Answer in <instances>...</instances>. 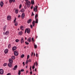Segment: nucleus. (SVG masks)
<instances>
[{
    "instance_id": "46",
    "label": "nucleus",
    "mask_w": 75,
    "mask_h": 75,
    "mask_svg": "<svg viewBox=\"0 0 75 75\" xmlns=\"http://www.w3.org/2000/svg\"><path fill=\"white\" fill-rule=\"evenodd\" d=\"M18 17H21V15H18Z\"/></svg>"
},
{
    "instance_id": "26",
    "label": "nucleus",
    "mask_w": 75,
    "mask_h": 75,
    "mask_svg": "<svg viewBox=\"0 0 75 75\" xmlns=\"http://www.w3.org/2000/svg\"><path fill=\"white\" fill-rule=\"evenodd\" d=\"M29 62V60H28V59H27L25 63L26 64H27Z\"/></svg>"
},
{
    "instance_id": "19",
    "label": "nucleus",
    "mask_w": 75,
    "mask_h": 75,
    "mask_svg": "<svg viewBox=\"0 0 75 75\" xmlns=\"http://www.w3.org/2000/svg\"><path fill=\"white\" fill-rule=\"evenodd\" d=\"M17 65H16L14 66V67L13 68V69H14V70H16V69H17Z\"/></svg>"
},
{
    "instance_id": "13",
    "label": "nucleus",
    "mask_w": 75,
    "mask_h": 75,
    "mask_svg": "<svg viewBox=\"0 0 75 75\" xmlns=\"http://www.w3.org/2000/svg\"><path fill=\"white\" fill-rule=\"evenodd\" d=\"M8 50L7 49H5V51H4V52L5 54H7V52H8Z\"/></svg>"
},
{
    "instance_id": "17",
    "label": "nucleus",
    "mask_w": 75,
    "mask_h": 75,
    "mask_svg": "<svg viewBox=\"0 0 75 75\" xmlns=\"http://www.w3.org/2000/svg\"><path fill=\"white\" fill-rule=\"evenodd\" d=\"M14 1H15V0H9V2L10 3H11L12 1L14 2Z\"/></svg>"
},
{
    "instance_id": "48",
    "label": "nucleus",
    "mask_w": 75,
    "mask_h": 75,
    "mask_svg": "<svg viewBox=\"0 0 75 75\" xmlns=\"http://www.w3.org/2000/svg\"><path fill=\"white\" fill-rule=\"evenodd\" d=\"M23 66H24V65H25V63H24V62H23Z\"/></svg>"
},
{
    "instance_id": "44",
    "label": "nucleus",
    "mask_w": 75,
    "mask_h": 75,
    "mask_svg": "<svg viewBox=\"0 0 75 75\" xmlns=\"http://www.w3.org/2000/svg\"><path fill=\"white\" fill-rule=\"evenodd\" d=\"M34 16V14L33 13V12L32 13V16Z\"/></svg>"
},
{
    "instance_id": "20",
    "label": "nucleus",
    "mask_w": 75,
    "mask_h": 75,
    "mask_svg": "<svg viewBox=\"0 0 75 75\" xmlns=\"http://www.w3.org/2000/svg\"><path fill=\"white\" fill-rule=\"evenodd\" d=\"M33 25V27H34L35 25V21H33V22H32Z\"/></svg>"
},
{
    "instance_id": "12",
    "label": "nucleus",
    "mask_w": 75,
    "mask_h": 75,
    "mask_svg": "<svg viewBox=\"0 0 75 75\" xmlns=\"http://www.w3.org/2000/svg\"><path fill=\"white\" fill-rule=\"evenodd\" d=\"M32 21V20H31V19H30L28 21L27 23L28 24H30V23H31Z\"/></svg>"
},
{
    "instance_id": "3",
    "label": "nucleus",
    "mask_w": 75,
    "mask_h": 75,
    "mask_svg": "<svg viewBox=\"0 0 75 75\" xmlns=\"http://www.w3.org/2000/svg\"><path fill=\"white\" fill-rule=\"evenodd\" d=\"M21 44H23V43L24 42V38H23V37L21 38Z\"/></svg>"
},
{
    "instance_id": "59",
    "label": "nucleus",
    "mask_w": 75,
    "mask_h": 75,
    "mask_svg": "<svg viewBox=\"0 0 75 75\" xmlns=\"http://www.w3.org/2000/svg\"><path fill=\"white\" fill-rule=\"evenodd\" d=\"M28 70H27L26 71V72L27 73H28Z\"/></svg>"
},
{
    "instance_id": "9",
    "label": "nucleus",
    "mask_w": 75,
    "mask_h": 75,
    "mask_svg": "<svg viewBox=\"0 0 75 75\" xmlns=\"http://www.w3.org/2000/svg\"><path fill=\"white\" fill-rule=\"evenodd\" d=\"M9 32L8 31H7L6 32L4 33V35H8V34Z\"/></svg>"
},
{
    "instance_id": "23",
    "label": "nucleus",
    "mask_w": 75,
    "mask_h": 75,
    "mask_svg": "<svg viewBox=\"0 0 75 75\" xmlns=\"http://www.w3.org/2000/svg\"><path fill=\"white\" fill-rule=\"evenodd\" d=\"M11 59H15V56H12L11 57Z\"/></svg>"
},
{
    "instance_id": "8",
    "label": "nucleus",
    "mask_w": 75,
    "mask_h": 75,
    "mask_svg": "<svg viewBox=\"0 0 75 75\" xmlns=\"http://www.w3.org/2000/svg\"><path fill=\"white\" fill-rule=\"evenodd\" d=\"M9 63H11L12 64H13V60H12V59H9Z\"/></svg>"
},
{
    "instance_id": "54",
    "label": "nucleus",
    "mask_w": 75,
    "mask_h": 75,
    "mask_svg": "<svg viewBox=\"0 0 75 75\" xmlns=\"http://www.w3.org/2000/svg\"><path fill=\"white\" fill-rule=\"evenodd\" d=\"M26 31H27V30H26V29H25V33H26Z\"/></svg>"
},
{
    "instance_id": "41",
    "label": "nucleus",
    "mask_w": 75,
    "mask_h": 75,
    "mask_svg": "<svg viewBox=\"0 0 75 75\" xmlns=\"http://www.w3.org/2000/svg\"><path fill=\"white\" fill-rule=\"evenodd\" d=\"M16 19L15 18V19L14 20V21H13V23H16Z\"/></svg>"
},
{
    "instance_id": "7",
    "label": "nucleus",
    "mask_w": 75,
    "mask_h": 75,
    "mask_svg": "<svg viewBox=\"0 0 75 75\" xmlns=\"http://www.w3.org/2000/svg\"><path fill=\"white\" fill-rule=\"evenodd\" d=\"M26 30L27 33H30V29L29 28L26 29Z\"/></svg>"
},
{
    "instance_id": "45",
    "label": "nucleus",
    "mask_w": 75,
    "mask_h": 75,
    "mask_svg": "<svg viewBox=\"0 0 75 75\" xmlns=\"http://www.w3.org/2000/svg\"><path fill=\"white\" fill-rule=\"evenodd\" d=\"M33 6L32 5V6H31V7L30 9H33Z\"/></svg>"
},
{
    "instance_id": "47",
    "label": "nucleus",
    "mask_w": 75,
    "mask_h": 75,
    "mask_svg": "<svg viewBox=\"0 0 75 75\" xmlns=\"http://www.w3.org/2000/svg\"><path fill=\"white\" fill-rule=\"evenodd\" d=\"M21 72H23L24 71V69H22L21 70Z\"/></svg>"
},
{
    "instance_id": "39",
    "label": "nucleus",
    "mask_w": 75,
    "mask_h": 75,
    "mask_svg": "<svg viewBox=\"0 0 75 75\" xmlns=\"http://www.w3.org/2000/svg\"><path fill=\"white\" fill-rule=\"evenodd\" d=\"M18 41H19V40H18V39H16V42H18Z\"/></svg>"
},
{
    "instance_id": "58",
    "label": "nucleus",
    "mask_w": 75,
    "mask_h": 75,
    "mask_svg": "<svg viewBox=\"0 0 75 75\" xmlns=\"http://www.w3.org/2000/svg\"><path fill=\"white\" fill-rule=\"evenodd\" d=\"M33 52H32V53L31 54V56L32 57V56H33Z\"/></svg>"
},
{
    "instance_id": "37",
    "label": "nucleus",
    "mask_w": 75,
    "mask_h": 75,
    "mask_svg": "<svg viewBox=\"0 0 75 75\" xmlns=\"http://www.w3.org/2000/svg\"><path fill=\"white\" fill-rule=\"evenodd\" d=\"M25 44H26V45H28L29 44V43L27 42H25Z\"/></svg>"
},
{
    "instance_id": "18",
    "label": "nucleus",
    "mask_w": 75,
    "mask_h": 75,
    "mask_svg": "<svg viewBox=\"0 0 75 75\" xmlns=\"http://www.w3.org/2000/svg\"><path fill=\"white\" fill-rule=\"evenodd\" d=\"M28 41L30 42H31V38L30 37L28 39Z\"/></svg>"
},
{
    "instance_id": "60",
    "label": "nucleus",
    "mask_w": 75,
    "mask_h": 75,
    "mask_svg": "<svg viewBox=\"0 0 75 75\" xmlns=\"http://www.w3.org/2000/svg\"><path fill=\"white\" fill-rule=\"evenodd\" d=\"M35 53H34V57H35Z\"/></svg>"
},
{
    "instance_id": "50",
    "label": "nucleus",
    "mask_w": 75,
    "mask_h": 75,
    "mask_svg": "<svg viewBox=\"0 0 75 75\" xmlns=\"http://www.w3.org/2000/svg\"><path fill=\"white\" fill-rule=\"evenodd\" d=\"M7 75H10V73H9Z\"/></svg>"
},
{
    "instance_id": "1",
    "label": "nucleus",
    "mask_w": 75,
    "mask_h": 75,
    "mask_svg": "<svg viewBox=\"0 0 75 75\" xmlns=\"http://www.w3.org/2000/svg\"><path fill=\"white\" fill-rule=\"evenodd\" d=\"M26 4L27 5V7L28 8H29L30 7L31 5V2L30 1H28L26 2Z\"/></svg>"
},
{
    "instance_id": "6",
    "label": "nucleus",
    "mask_w": 75,
    "mask_h": 75,
    "mask_svg": "<svg viewBox=\"0 0 75 75\" xmlns=\"http://www.w3.org/2000/svg\"><path fill=\"white\" fill-rule=\"evenodd\" d=\"M11 16L10 15H8L7 16V20H11Z\"/></svg>"
},
{
    "instance_id": "38",
    "label": "nucleus",
    "mask_w": 75,
    "mask_h": 75,
    "mask_svg": "<svg viewBox=\"0 0 75 75\" xmlns=\"http://www.w3.org/2000/svg\"><path fill=\"white\" fill-rule=\"evenodd\" d=\"M22 7V5H21V4L19 6V8L20 9L21 8V7Z\"/></svg>"
},
{
    "instance_id": "31",
    "label": "nucleus",
    "mask_w": 75,
    "mask_h": 75,
    "mask_svg": "<svg viewBox=\"0 0 75 75\" xmlns=\"http://www.w3.org/2000/svg\"><path fill=\"white\" fill-rule=\"evenodd\" d=\"M11 47V45H10V44H9V45H8V48H10Z\"/></svg>"
},
{
    "instance_id": "55",
    "label": "nucleus",
    "mask_w": 75,
    "mask_h": 75,
    "mask_svg": "<svg viewBox=\"0 0 75 75\" xmlns=\"http://www.w3.org/2000/svg\"><path fill=\"white\" fill-rule=\"evenodd\" d=\"M37 7H38V6H36L35 8H37Z\"/></svg>"
},
{
    "instance_id": "11",
    "label": "nucleus",
    "mask_w": 75,
    "mask_h": 75,
    "mask_svg": "<svg viewBox=\"0 0 75 75\" xmlns=\"http://www.w3.org/2000/svg\"><path fill=\"white\" fill-rule=\"evenodd\" d=\"M13 64V63H9L8 64V66L9 67H12V65Z\"/></svg>"
},
{
    "instance_id": "36",
    "label": "nucleus",
    "mask_w": 75,
    "mask_h": 75,
    "mask_svg": "<svg viewBox=\"0 0 75 75\" xmlns=\"http://www.w3.org/2000/svg\"><path fill=\"white\" fill-rule=\"evenodd\" d=\"M29 58H30V56L29 55H28L27 56V59H28Z\"/></svg>"
},
{
    "instance_id": "51",
    "label": "nucleus",
    "mask_w": 75,
    "mask_h": 75,
    "mask_svg": "<svg viewBox=\"0 0 75 75\" xmlns=\"http://www.w3.org/2000/svg\"><path fill=\"white\" fill-rule=\"evenodd\" d=\"M29 62H31V59H29Z\"/></svg>"
},
{
    "instance_id": "56",
    "label": "nucleus",
    "mask_w": 75,
    "mask_h": 75,
    "mask_svg": "<svg viewBox=\"0 0 75 75\" xmlns=\"http://www.w3.org/2000/svg\"><path fill=\"white\" fill-rule=\"evenodd\" d=\"M37 7H38V6H36L35 8H37Z\"/></svg>"
},
{
    "instance_id": "35",
    "label": "nucleus",
    "mask_w": 75,
    "mask_h": 75,
    "mask_svg": "<svg viewBox=\"0 0 75 75\" xmlns=\"http://www.w3.org/2000/svg\"><path fill=\"white\" fill-rule=\"evenodd\" d=\"M17 25H18V23L16 22L15 23V26H17Z\"/></svg>"
},
{
    "instance_id": "24",
    "label": "nucleus",
    "mask_w": 75,
    "mask_h": 75,
    "mask_svg": "<svg viewBox=\"0 0 75 75\" xmlns=\"http://www.w3.org/2000/svg\"><path fill=\"white\" fill-rule=\"evenodd\" d=\"M36 21H35V23H38V18H36Z\"/></svg>"
},
{
    "instance_id": "29",
    "label": "nucleus",
    "mask_w": 75,
    "mask_h": 75,
    "mask_svg": "<svg viewBox=\"0 0 75 75\" xmlns=\"http://www.w3.org/2000/svg\"><path fill=\"white\" fill-rule=\"evenodd\" d=\"M37 17H38V15H37V14H36V15H35V19H37Z\"/></svg>"
},
{
    "instance_id": "15",
    "label": "nucleus",
    "mask_w": 75,
    "mask_h": 75,
    "mask_svg": "<svg viewBox=\"0 0 75 75\" xmlns=\"http://www.w3.org/2000/svg\"><path fill=\"white\" fill-rule=\"evenodd\" d=\"M18 34L19 35H21L23 34V32H22V31L19 32Z\"/></svg>"
},
{
    "instance_id": "52",
    "label": "nucleus",
    "mask_w": 75,
    "mask_h": 75,
    "mask_svg": "<svg viewBox=\"0 0 75 75\" xmlns=\"http://www.w3.org/2000/svg\"><path fill=\"white\" fill-rule=\"evenodd\" d=\"M30 74H33V72L32 71H31L30 72Z\"/></svg>"
},
{
    "instance_id": "27",
    "label": "nucleus",
    "mask_w": 75,
    "mask_h": 75,
    "mask_svg": "<svg viewBox=\"0 0 75 75\" xmlns=\"http://www.w3.org/2000/svg\"><path fill=\"white\" fill-rule=\"evenodd\" d=\"M6 26H5L4 27V28H3V30L4 31H5L6 30Z\"/></svg>"
},
{
    "instance_id": "32",
    "label": "nucleus",
    "mask_w": 75,
    "mask_h": 75,
    "mask_svg": "<svg viewBox=\"0 0 75 75\" xmlns=\"http://www.w3.org/2000/svg\"><path fill=\"white\" fill-rule=\"evenodd\" d=\"M24 57V54H22L21 56V58H23V57Z\"/></svg>"
},
{
    "instance_id": "63",
    "label": "nucleus",
    "mask_w": 75,
    "mask_h": 75,
    "mask_svg": "<svg viewBox=\"0 0 75 75\" xmlns=\"http://www.w3.org/2000/svg\"><path fill=\"white\" fill-rule=\"evenodd\" d=\"M28 0H25V1H26V2H27V1H28Z\"/></svg>"
},
{
    "instance_id": "16",
    "label": "nucleus",
    "mask_w": 75,
    "mask_h": 75,
    "mask_svg": "<svg viewBox=\"0 0 75 75\" xmlns=\"http://www.w3.org/2000/svg\"><path fill=\"white\" fill-rule=\"evenodd\" d=\"M15 12L16 14H17L18 13V9H16Z\"/></svg>"
},
{
    "instance_id": "62",
    "label": "nucleus",
    "mask_w": 75,
    "mask_h": 75,
    "mask_svg": "<svg viewBox=\"0 0 75 75\" xmlns=\"http://www.w3.org/2000/svg\"><path fill=\"white\" fill-rule=\"evenodd\" d=\"M27 67H28V66H26V68H27Z\"/></svg>"
},
{
    "instance_id": "34",
    "label": "nucleus",
    "mask_w": 75,
    "mask_h": 75,
    "mask_svg": "<svg viewBox=\"0 0 75 75\" xmlns=\"http://www.w3.org/2000/svg\"><path fill=\"white\" fill-rule=\"evenodd\" d=\"M34 46L35 48H37V45H34Z\"/></svg>"
},
{
    "instance_id": "42",
    "label": "nucleus",
    "mask_w": 75,
    "mask_h": 75,
    "mask_svg": "<svg viewBox=\"0 0 75 75\" xmlns=\"http://www.w3.org/2000/svg\"><path fill=\"white\" fill-rule=\"evenodd\" d=\"M34 68H35V67L34 66V65L32 67V69H34Z\"/></svg>"
},
{
    "instance_id": "28",
    "label": "nucleus",
    "mask_w": 75,
    "mask_h": 75,
    "mask_svg": "<svg viewBox=\"0 0 75 75\" xmlns=\"http://www.w3.org/2000/svg\"><path fill=\"white\" fill-rule=\"evenodd\" d=\"M23 26H21L20 28H21V30H23Z\"/></svg>"
},
{
    "instance_id": "61",
    "label": "nucleus",
    "mask_w": 75,
    "mask_h": 75,
    "mask_svg": "<svg viewBox=\"0 0 75 75\" xmlns=\"http://www.w3.org/2000/svg\"><path fill=\"white\" fill-rule=\"evenodd\" d=\"M31 67H30V71H31Z\"/></svg>"
},
{
    "instance_id": "22",
    "label": "nucleus",
    "mask_w": 75,
    "mask_h": 75,
    "mask_svg": "<svg viewBox=\"0 0 75 75\" xmlns=\"http://www.w3.org/2000/svg\"><path fill=\"white\" fill-rule=\"evenodd\" d=\"M24 11H25V10H24V9L23 8L21 11H21V12L22 13H23V12H24Z\"/></svg>"
},
{
    "instance_id": "5",
    "label": "nucleus",
    "mask_w": 75,
    "mask_h": 75,
    "mask_svg": "<svg viewBox=\"0 0 75 75\" xmlns=\"http://www.w3.org/2000/svg\"><path fill=\"white\" fill-rule=\"evenodd\" d=\"M3 70L2 69H0V74L2 75V74H3Z\"/></svg>"
},
{
    "instance_id": "33",
    "label": "nucleus",
    "mask_w": 75,
    "mask_h": 75,
    "mask_svg": "<svg viewBox=\"0 0 75 75\" xmlns=\"http://www.w3.org/2000/svg\"><path fill=\"white\" fill-rule=\"evenodd\" d=\"M32 41L33 42H34V38H33L32 39Z\"/></svg>"
},
{
    "instance_id": "25",
    "label": "nucleus",
    "mask_w": 75,
    "mask_h": 75,
    "mask_svg": "<svg viewBox=\"0 0 75 75\" xmlns=\"http://www.w3.org/2000/svg\"><path fill=\"white\" fill-rule=\"evenodd\" d=\"M31 3L32 4H34V0L33 1V0H31Z\"/></svg>"
},
{
    "instance_id": "64",
    "label": "nucleus",
    "mask_w": 75,
    "mask_h": 75,
    "mask_svg": "<svg viewBox=\"0 0 75 75\" xmlns=\"http://www.w3.org/2000/svg\"><path fill=\"white\" fill-rule=\"evenodd\" d=\"M25 40H27V38L25 37Z\"/></svg>"
},
{
    "instance_id": "10",
    "label": "nucleus",
    "mask_w": 75,
    "mask_h": 75,
    "mask_svg": "<svg viewBox=\"0 0 75 75\" xmlns=\"http://www.w3.org/2000/svg\"><path fill=\"white\" fill-rule=\"evenodd\" d=\"M3 4H4L3 2L2 1H1L0 3V6L1 7H2L3 6Z\"/></svg>"
},
{
    "instance_id": "30",
    "label": "nucleus",
    "mask_w": 75,
    "mask_h": 75,
    "mask_svg": "<svg viewBox=\"0 0 75 75\" xmlns=\"http://www.w3.org/2000/svg\"><path fill=\"white\" fill-rule=\"evenodd\" d=\"M21 74V71L20 70H19L18 72V75H20Z\"/></svg>"
},
{
    "instance_id": "49",
    "label": "nucleus",
    "mask_w": 75,
    "mask_h": 75,
    "mask_svg": "<svg viewBox=\"0 0 75 75\" xmlns=\"http://www.w3.org/2000/svg\"><path fill=\"white\" fill-rule=\"evenodd\" d=\"M36 65H38V64H37V62H36Z\"/></svg>"
},
{
    "instance_id": "2",
    "label": "nucleus",
    "mask_w": 75,
    "mask_h": 75,
    "mask_svg": "<svg viewBox=\"0 0 75 75\" xmlns=\"http://www.w3.org/2000/svg\"><path fill=\"white\" fill-rule=\"evenodd\" d=\"M14 54L15 55L17 56L18 55V51H16L14 52Z\"/></svg>"
},
{
    "instance_id": "53",
    "label": "nucleus",
    "mask_w": 75,
    "mask_h": 75,
    "mask_svg": "<svg viewBox=\"0 0 75 75\" xmlns=\"http://www.w3.org/2000/svg\"><path fill=\"white\" fill-rule=\"evenodd\" d=\"M36 57H38V54H37V53L36 54Z\"/></svg>"
},
{
    "instance_id": "57",
    "label": "nucleus",
    "mask_w": 75,
    "mask_h": 75,
    "mask_svg": "<svg viewBox=\"0 0 75 75\" xmlns=\"http://www.w3.org/2000/svg\"><path fill=\"white\" fill-rule=\"evenodd\" d=\"M35 72H36V71H37V69H35Z\"/></svg>"
},
{
    "instance_id": "14",
    "label": "nucleus",
    "mask_w": 75,
    "mask_h": 75,
    "mask_svg": "<svg viewBox=\"0 0 75 75\" xmlns=\"http://www.w3.org/2000/svg\"><path fill=\"white\" fill-rule=\"evenodd\" d=\"M16 49H17V47H16V46H14L12 47V50H16Z\"/></svg>"
},
{
    "instance_id": "21",
    "label": "nucleus",
    "mask_w": 75,
    "mask_h": 75,
    "mask_svg": "<svg viewBox=\"0 0 75 75\" xmlns=\"http://www.w3.org/2000/svg\"><path fill=\"white\" fill-rule=\"evenodd\" d=\"M34 11H35V12H37V8H35V7H34Z\"/></svg>"
},
{
    "instance_id": "43",
    "label": "nucleus",
    "mask_w": 75,
    "mask_h": 75,
    "mask_svg": "<svg viewBox=\"0 0 75 75\" xmlns=\"http://www.w3.org/2000/svg\"><path fill=\"white\" fill-rule=\"evenodd\" d=\"M30 27H31V28H33V25H30Z\"/></svg>"
},
{
    "instance_id": "40",
    "label": "nucleus",
    "mask_w": 75,
    "mask_h": 75,
    "mask_svg": "<svg viewBox=\"0 0 75 75\" xmlns=\"http://www.w3.org/2000/svg\"><path fill=\"white\" fill-rule=\"evenodd\" d=\"M6 65H7V63H5L4 64V67H6Z\"/></svg>"
},
{
    "instance_id": "4",
    "label": "nucleus",
    "mask_w": 75,
    "mask_h": 75,
    "mask_svg": "<svg viewBox=\"0 0 75 75\" xmlns=\"http://www.w3.org/2000/svg\"><path fill=\"white\" fill-rule=\"evenodd\" d=\"M24 17H25V13H23L22 14L21 17L23 19L24 18Z\"/></svg>"
}]
</instances>
